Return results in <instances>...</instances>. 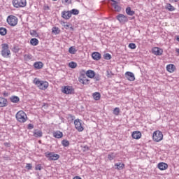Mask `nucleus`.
I'll use <instances>...</instances> for the list:
<instances>
[{
    "instance_id": "f257e3e1",
    "label": "nucleus",
    "mask_w": 179,
    "mask_h": 179,
    "mask_svg": "<svg viewBox=\"0 0 179 179\" xmlns=\"http://www.w3.org/2000/svg\"><path fill=\"white\" fill-rule=\"evenodd\" d=\"M10 50H9V45L8 43L1 44V55L3 58H10Z\"/></svg>"
},
{
    "instance_id": "f03ea898",
    "label": "nucleus",
    "mask_w": 179,
    "mask_h": 179,
    "mask_svg": "<svg viewBox=\"0 0 179 179\" xmlns=\"http://www.w3.org/2000/svg\"><path fill=\"white\" fill-rule=\"evenodd\" d=\"M34 83H35L41 90H45L48 87V82L47 81L39 80L38 79L35 78L34 80Z\"/></svg>"
},
{
    "instance_id": "7ed1b4c3",
    "label": "nucleus",
    "mask_w": 179,
    "mask_h": 179,
    "mask_svg": "<svg viewBox=\"0 0 179 179\" xmlns=\"http://www.w3.org/2000/svg\"><path fill=\"white\" fill-rule=\"evenodd\" d=\"M13 6L14 8H25L27 5V1L26 0H13L12 1Z\"/></svg>"
},
{
    "instance_id": "20e7f679",
    "label": "nucleus",
    "mask_w": 179,
    "mask_h": 179,
    "mask_svg": "<svg viewBox=\"0 0 179 179\" xmlns=\"http://www.w3.org/2000/svg\"><path fill=\"white\" fill-rule=\"evenodd\" d=\"M15 117L19 122H26V121H27V115H26L23 110L18 111Z\"/></svg>"
},
{
    "instance_id": "39448f33",
    "label": "nucleus",
    "mask_w": 179,
    "mask_h": 179,
    "mask_svg": "<svg viewBox=\"0 0 179 179\" xmlns=\"http://www.w3.org/2000/svg\"><path fill=\"white\" fill-rule=\"evenodd\" d=\"M87 76L86 71L83 70L80 72V76L78 78L79 83H83V85H89V79H87Z\"/></svg>"
},
{
    "instance_id": "423d86ee",
    "label": "nucleus",
    "mask_w": 179,
    "mask_h": 179,
    "mask_svg": "<svg viewBox=\"0 0 179 179\" xmlns=\"http://www.w3.org/2000/svg\"><path fill=\"white\" fill-rule=\"evenodd\" d=\"M7 23L9 24V26H11L12 27H15L16 24H17V17L15 15H9L7 17Z\"/></svg>"
},
{
    "instance_id": "0eeeda50",
    "label": "nucleus",
    "mask_w": 179,
    "mask_h": 179,
    "mask_svg": "<svg viewBox=\"0 0 179 179\" xmlns=\"http://www.w3.org/2000/svg\"><path fill=\"white\" fill-rule=\"evenodd\" d=\"M152 139L155 142H160L163 141V133L160 131H156L152 134Z\"/></svg>"
},
{
    "instance_id": "6e6552de",
    "label": "nucleus",
    "mask_w": 179,
    "mask_h": 179,
    "mask_svg": "<svg viewBox=\"0 0 179 179\" xmlns=\"http://www.w3.org/2000/svg\"><path fill=\"white\" fill-rule=\"evenodd\" d=\"M45 157H47L48 160H50V161H52V160L55 161L59 159V155L55 154L54 152H47L45 153Z\"/></svg>"
},
{
    "instance_id": "1a4fd4ad",
    "label": "nucleus",
    "mask_w": 179,
    "mask_h": 179,
    "mask_svg": "<svg viewBox=\"0 0 179 179\" xmlns=\"http://www.w3.org/2000/svg\"><path fill=\"white\" fill-rule=\"evenodd\" d=\"M116 19L120 23H121V24H124V23H127V22H128V17L127 15H124V14H118L116 16Z\"/></svg>"
},
{
    "instance_id": "9d476101",
    "label": "nucleus",
    "mask_w": 179,
    "mask_h": 179,
    "mask_svg": "<svg viewBox=\"0 0 179 179\" xmlns=\"http://www.w3.org/2000/svg\"><path fill=\"white\" fill-rule=\"evenodd\" d=\"M74 125L76 129H77L78 132H83V129H85L82 126V120H80V119H76V120H74Z\"/></svg>"
},
{
    "instance_id": "9b49d317",
    "label": "nucleus",
    "mask_w": 179,
    "mask_h": 179,
    "mask_svg": "<svg viewBox=\"0 0 179 179\" xmlns=\"http://www.w3.org/2000/svg\"><path fill=\"white\" fill-rule=\"evenodd\" d=\"M125 75L127 80H130V82H134V80H135V75L134 73L127 71Z\"/></svg>"
},
{
    "instance_id": "f8f14e48",
    "label": "nucleus",
    "mask_w": 179,
    "mask_h": 179,
    "mask_svg": "<svg viewBox=\"0 0 179 179\" xmlns=\"http://www.w3.org/2000/svg\"><path fill=\"white\" fill-rule=\"evenodd\" d=\"M152 54H154L155 55H163V49L158 48V47H155L154 48H152Z\"/></svg>"
},
{
    "instance_id": "ddd939ff",
    "label": "nucleus",
    "mask_w": 179,
    "mask_h": 179,
    "mask_svg": "<svg viewBox=\"0 0 179 179\" xmlns=\"http://www.w3.org/2000/svg\"><path fill=\"white\" fill-rule=\"evenodd\" d=\"M62 17L65 19V20H69L72 16L71 15V13L69 10L68 11H62Z\"/></svg>"
},
{
    "instance_id": "4468645a",
    "label": "nucleus",
    "mask_w": 179,
    "mask_h": 179,
    "mask_svg": "<svg viewBox=\"0 0 179 179\" xmlns=\"http://www.w3.org/2000/svg\"><path fill=\"white\" fill-rule=\"evenodd\" d=\"M157 168L161 170V171H163L164 170H167L169 169V165L166 163L164 162H159L157 164Z\"/></svg>"
},
{
    "instance_id": "2eb2a0df",
    "label": "nucleus",
    "mask_w": 179,
    "mask_h": 179,
    "mask_svg": "<svg viewBox=\"0 0 179 179\" xmlns=\"http://www.w3.org/2000/svg\"><path fill=\"white\" fill-rule=\"evenodd\" d=\"M92 58L94 59V61H100V59H101V54L99 52H94L92 54Z\"/></svg>"
},
{
    "instance_id": "dca6fc26",
    "label": "nucleus",
    "mask_w": 179,
    "mask_h": 179,
    "mask_svg": "<svg viewBox=\"0 0 179 179\" xmlns=\"http://www.w3.org/2000/svg\"><path fill=\"white\" fill-rule=\"evenodd\" d=\"M111 2H113L112 3V6H113L115 10H116V12H121V6H120L118 5V2H117V1L115 0H110Z\"/></svg>"
},
{
    "instance_id": "f3484780",
    "label": "nucleus",
    "mask_w": 179,
    "mask_h": 179,
    "mask_svg": "<svg viewBox=\"0 0 179 179\" xmlns=\"http://www.w3.org/2000/svg\"><path fill=\"white\" fill-rule=\"evenodd\" d=\"M131 136L134 139H141L142 134L141 131H136L132 133Z\"/></svg>"
},
{
    "instance_id": "a211bd4d",
    "label": "nucleus",
    "mask_w": 179,
    "mask_h": 179,
    "mask_svg": "<svg viewBox=\"0 0 179 179\" xmlns=\"http://www.w3.org/2000/svg\"><path fill=\"white\" fill-rule=\"evenodd\" d=\"M8 106V100L3 97H0V107H6Z\"/></svg>"
},
{
    "instance_id": "6ab92c4d",
    "label": "nucleus",
    "mask_w": 179,
    "mask_h": 179,
    "mask_svg": "<svg viewBox=\"0 0 179 179\" xmlns=\"http://www.w3.org/2000/svg\"><path fill=\"white\" fill-rule=\"evenodd\" d=\"M43 66H44V64L41 62H36L34 64V68H35V69H41Z\"/></svg>"
},
{
    "instance_id": "aec40b11",
    "label": "nucleus",
    "mask_w": 179,
    "mask_h": 179,
    "mask_svg": "<svg viewBox=\"0 0 179 179\" xmlns=\"http://www.w3.org/2000/svg\"><path fill=\"white\" fill-rule=\"evenodd\" d=\"M94 71L93 70H88L87 71H85V76H87V78H90L91 79L94 78Z\"/></svg>"
},
{
    "instance_id": "412c9836",
    "label": "nucleus",
    "mask_w": 179,
    "mask_h": 179,
    "mask_svg": "<svg viewBox=\"0 0 179 179\" xmlns=\"http://www.w3.org/2000/svg\"><path fill=\"white\" fill-rule=\"evenodd\" d=\"M54 138H57V139H61L62 136H64V134L59 131H57L53 133Z\"/></svg>"
},
{
    "instance_id": "4be33fe9",
    "label": "nucleus",
    "mask_w": 179,
    "mask_h": 179,
    "mask_svg": "<svg viewBox=\"0 0 179 179\" xmlns=\"http://www.w3.org/2000/svg\"><path fill=\"white\" fill-rule=\"evenodd\" d=\"M125 167V164L121 162L115 164V169L117 170H123Z\"/></svg>"
},
{
    "instance_id": "5701e85b",
    "label": "nucleus",
    "mask_w": 179,
    "mask_h": 179,
    "mask_svg": "<svg viewBox=\"0 0 179 179\" xmlns=\"http://www.w3.org/2000/svg\"><path fill=\"white\" fill-rule=\"evenodd\" d=\"M166 70L168 72L172 73L176 71V66L174 64H169L166 66Z\"/></svg>"
},
{
    "instance_id": "b1692460",
    "label": "nucleus",
    "mask_w": 179,
    "mask_h": 179,
    "mask_svg": "<svg viewBox=\"0 0 179 179\" xmlns=\"http://www.w3.org/2000/svg\"><path fill=\"white\" fill-rule=\"evenodd\" d=\"M10 101L11 103H19V101H20V99L17 96H12L10 97Z\"/></svg>"
},
{
    "instance_id": "393cba45",
    "label": "nucleus",
    "mask_w": 179,
    "mask_h": 179,
    "mask_svg": "<svg viewBox=\"0 0 179 179\" xmlns=\"http://www.w3.org/2000/svg\"><path fill=\"white\" fill-rule=\"evenodd\" d=\"M92 96L94 100H96V101L100 100L101 97V94H100L99 92H94L92 94Z\"/></svg>"
},
{
    "instance_id": "a878e982",
    "label": "nucleus",
    "mask_w": 179,
    "mask_h": 179,
    "mask_svg": "<svg viewBox=\"0 0 179 179\" xmlns=\"http://www.w3.org/2000/svg\"><path fill=\"white\" fill-rule=\"evenodd\" d=\"M34 136H35V138H41V136H43V131L40 130H35Z\"/></svg>"
},
{
    "instance_id": "bb28decb",
    "label": "nucleus",
    "mask_w": 179,
    "mask_h": 179,
    "mask_svg": "<svg viewBox=\"0 0 179 179\" xmlns=\"http://www.w3.org/2000/svg\"><path fill=\"white\" fill-rule=\"evenodd\" d=\"M126 13L129 16H134L135 15V11L131 10V7H127L126 8Z\"/></svg>"
},
{
    "instance_id": "cd10ccee",
    "label": "nucleus",
    "mask_w": 179,
    "mask_h": 179,
    "mask_svg": "<svg viewBox=\"0 0 179 179\" xmlns=\"http://www.w3.org/2000/svg\"><path fill=\"white\" fill-rule=\"evenodd\" d=\"M30 44L34 46L38 45V39L36 38H31L30 40Z\"/></svg>"
},
{
    "instance_id": "c85d7f7f",
    "label": "nucleus",
    "mask_w": 179,
    "mask_h": 179,
    "mask_svg": "<svg viewBox=\"0 0 179 179\" xmlns=\"http://www.w3.org/2000/svg\"><path fill=\"white\" fill-rule=\"evenodd\" d=\"M8 33V29L5 27H0V35L1 36H6Z\"/></svg>"
},
{
    "instance_id": "c756f323",
    "label": "nucleus",
    "mask_w": 179,
    "mask_h": 179,
    "mask_svg": "<svg viewBox=\"0 0 179 179\" xmlns=\"http://www.w3.org/2000/svg\"><path fill=\"white\" fill-rule=\"evenodd\" d=\"M166 9H167L168 10H169L170 12H173L174 10H176V8H174V6H173L170 3H167L166 6Z\"/></svg>"
},
{
    "instance_id": "7c9ffc66",
    "label": "nucleus",
    "mask_w": 179,
    "mask_h": 179,
    "mask_svg": "<svg viewBox=\"0 0 179 179\" xmlns=\"http://www.w3.org/2000/svg\"><path fill=\"white\" fill-rule=\"evenodd\" d=\"M52 33H53V34H59L61 30H59V28L55 27L52 29Z\"/></svg>"
},
{
    "instance_id": "2f4dec72",
    "label": "nucleus",
    "mask_w": 179,
    "mask_h": 179,
    "mask_svg": "<svg viewBox=\"0 0 179 179\" xmlns=\"http://www.w3.org/2000/svg\"><path fill=\"white\" fill-rule=\"evenodd\" d=\"M24 61H30V59H33V55L30 54H27L24 55Z\"/></svg>"
},
{
    "instance_id": "473e14b6",
    "label": "nucleus",
    "mask_w": 179,
    "mask_h": 179,
    "mask_svg": "<svg viewBox=\"0 0 179 179\" xmlns=\"http://www.w3.org/2000/svg\"><path fill=\"white\" fill-rule=\"evenodd\" d=\"M62 146H64V148H68V146H69L70 143H69V141L64 139L62 141Z\"/></svg>"
},
{
    "instance_id": "72a5a7b5",
    "label": "nucleus",
    "mask_w": 179,
    "mask_h": 179,
    "mask_svg": "<svg viewBox=\"0 0 179 179\" xmlns=\"http://www.w3.org/2000/svg\"><path fill=\"white\" fill-rule=\"evenodd\" d=\"M77 51L78 50H76V48H75V47H73V46L70 47L69 49V52L70 54H76Z\"/></svg>"
},
{
    "instance_id": "f704fd0d",
    "label": "nucleus",
    "mask_w": 179,
    "mask_h": 179,
    "mask_svg": "<svg viewBox=\"0 0 179 179\" xmlns=\"http://www.w3.org/2000/svg\"><path fill=\"white\" fill-rule=\"evenodd\" d=\"M69 12H70V15L71 16H72V15H76L79 13V10L73 8L71 10H69Z\"/></svg>"
},
{
    "instance_id": "c9c22d12",
    "label": "nucleus",
    "mask_w": 179,
    "mask_h": 179,
    "mask_svg": "<svg viewBox=\"0 0 179 179\" xmlns=\"http://www.w3.org/2000/svg\"><path fill=\"white\" fill-rule=\"evenodd\" d=\"M62 92L64 94H75V91H73V90H62Z\"/></svg>"
},
{
    "instance_id": "e433bc0d",
    "label": "nucleus",
    "mask_w": 179,
    "mask_h": 179,
    "mask_svg": "<svg viewBox=\"0 0 179 179\" xmlns=\"http://www.w3.org/2000/svg\"><path fill=\"white\" fill-rule=\"evenodd\" d=\"M69 66L70 68L75 69L76 66H78V64L74 62H71L69 64Z\"/></svg>"
},
{
    "instance_id": "4c0bfd02",
    "label": "nucleus",
    "mask_w": 179,
    "mask_h": 179,
    "mask_svg": "<svg viewBox=\"0 0 179 179\" xmlns=\"http://www.w3.org/2000/svg\"><path fill=\"white\" fill-rule=\"evenodd\" d=\"M108 159H109L110 161L114 160V159H115V153L109 154L108 155Z\"/></svg>"
},
{
    "instance_id": "58836bf2",
    "label": "nucleus",
    "mask_w": 179,
    "mask_h": 179,
    "mask_svg": "<svg viewBox=\"0 0 179 179\" xmlns=\"http://www.w3.org/2000/svg\"><path fill=\"white\" fill-rule=\"evenodd\" d=\"M113 114L115 115H118V114H120V108H115L114 110H113Z\"/></svg>"
},
{
    "instance_id": "ea45409f",
    "label": "nucleus",
    "mask_w": 179,
    "mask_h": 179,
    "mask_svg": "<svg viewBox=\"0 0 179 179\" xmlns=\"http://www.w3.org/2000/svg\"><path fill=\"white\" fill-rule=\"evenodd\" d=\"M129 48H131V50H135V48H136V45L135 43H129Z\"/></svg>"
},
{
    "instance_id": "a19ab883",
    "label": "nucleus",
    "mask_w": 179,
    "mask_h": 179,
    "mask_svg": "<svg viewBox=\"0 0 179 179\" xmlns=\"http://www.w3.org/2000/svg\"><path fill=\"white\" fill-rule=\"evenodd\" d=\"M104 59H111V55H110V53H106L104 55Z\"/></svg>"
},
{
    "instance_id": "79ce46f5",
    "label": "nucleus",
    "mask_w": 179,
    "mask_h": 179,
    "mask_svg": "<svg viewBox=\"0 0 179 179\" xmlns=\"http://www.w3.org/2000/svg\"><path fill=\"white\" fill-rule=\"evenodd\" d=\"M31 36H33L34 37H37V31L36 30H32L30 31Z\"/></svg>"
},
{
    "instance_id": "37998d69",
    "label": "nucleus",
    "mask_w": 179,
    "mask_h": 179,
    "mask_svg": "<svg viewBox=\"0 0 179 179\" xmlns=\"http://www.w3.org/2000/svg\"><path fill=\"white\" fill-rule=\"evenodd\" d=\"M33 166L31 165V164H27L25 169H27V170H31Z\"/></svg>"
},
{
    "instance_id": "c03bdc74",
    "label": "nucleus",
    "mask_w": 179,
    "mask_h": 179,
    "mask_svg": "<svg viewBox=\"0 0 179 179\" xmlns=\"http://www.w3.org/2000/svg\"><path fill=\"white\" fill-rule=\"evenodd\" d=\"M43 169V167L41 166V164H37L35 166V170H42Z\"/></svg>"
},
{
    "instance_id": "a18cd8bd",
    "label": "nucleus",
    "mask_w": 179,
    "mask_h": 179,
    "mask_svg": "<svg viewBox=\"0 0 179 179\" xmlns=\"http://www.w3.org/2000/svg\"><path fill=\"white\" fill-rule=\"evenodd\" d=\"M93 78L96 81L100 80V76L99 75L96 76V74H94V76Z\"/></svg>"
},
{
    "instance_id": "49530a36",
    "label": "nucleus",
    "mask_w": 179,
    "mask_h": 179,
    "mask_svg": "<svg viewBox=\"0 0 179 179\" xmlns=\"http://www.w3.org/2000/svg\"><path fill=\"white\" fill-rule=\"evenodd\" d=\"M71 87L69 86H64L62 89V90H71Z\"/></svg>"
},
{
    "instance_id": "de8ad7c7",
    "label": "nucleus",
    "mask_w": 179,
    "mask_h": 179,
    "mask_svg": "<svg viewBox=\"0 0 179 179\" xmlns=\"http://www.w3.org/2000/svg\"><path fill=\"white\" fill-rule=\"evenodd\" d=\"M64 23V24H63V26H64V27H65L66 29H69V24H66V22H63Z\"/></svg>"
},
{
    "instance_id": "09e8293b",
    "label": "nucleus",
    "mask_w": 179,
    "mask_h": 179,
    "mask_svg": "<svg viewBox=\"0 0 179 179\" xmlns=\"http://www.w3.org/2000/svg\"><path fill=\"white\" fill-rule=\"evenodd\" d=\"M34 128V126L31 124H28V129H33Z\"/></svg>"
},
{
    "instance_id": "8fccbe9b",
    "label": "nucleus",
    "mask_w": 179,
    "mask_h": 179,
    "mask_svg": "<svg viewBox=\"0 0 179 179\" xmlns=\"http://www.w3.org/2000/svg\"><path fill=\"white\" fill-rule=\"evenodd\" d=\"M43 107H45V108H48V104L43 103Z\"/></svg>"
},
{
    "instance_id": "3c124183",
    "label": "nucleus",
    "mask_w": 179,
    "mask_h": 179,
    "mask_svg": "<svg viewBox=\"0 0 179 179\" xmlns=\"http://www.w3.org/2000/svg\"><path fill=\"white\" fill-rule=\"evenodd\" d=\"M68 1L69 0H62V2H63L64 3H68Z\"/></svg>"
},
{
    "instance_id": "603ef678",
    "label": "nucleus",
    "mask_w": 179,
    "mask_h": 179,
    "mask_svg": "<svg viewBox=\"0 0 179 179\" xmlns=\"http://www.w3.org/2000/svg\"><path fill=\"white\" fill-rule=\"evenodd\" d=\"M73 179H82V178L79 177V176H75L73 178Z\"/></svg>"
},
{
    "instance_id": "864d4df0",
    "label": "nucleus",
    "mask_w": 179,
    "mask_h": 179,
    "mask_svg": "<svg viewBox=\"0 0 179 179\" xmlns=\"http://www.w3.org/2000/svg\"><path fill=\"white\" fill-rule=\"evenodd\" d=\"M170 2H178L179 0H169Z\"/></svg>"
},
{
    "instance_id": "5fc2aeb1",
    "label": "nucleus",
    "mask_w": 179,
    "mask_h": 179,
    "mask_svg": "<svg viewBox=\"0 0 179 179\" xmlns=\"http://www.w3.org/2000/svg\"><path fill=\"white\" fill-rule=\"evenodd\" d=\"M13 50H14V51H17V48L16 46H14Z\"/></svg>"
},
{
    "instance_id": "6e6d98bb",
    "label": "nucleus",
    "mask_w": 179,
    "mask_h": 179,
    "mask_svg": "<svg viewBox=\"0 0 179 179\" xmlns=\"http://www.w3.org/2000/svg\"><path fill=\"white\" fill-rule=\"evenodd\" d=\"M176 40H177V41L179 42V35H178V36H176Z\"/></svg>"
},
{
    "instance_id": "4d7b16f0",
    "label": "nucleus",
    "mask_w": 179,
    "mask_h": 179,
    "mask_svg": "<svg viewBox=\"0 0 179 179\" xmlns=\"http://www.w3.org/2000/svg\"><path fill=\"white\" fill-rule=\"evenodd\" d=\"M9 145V143H4V146H8Z\"/></svg>"
},
{
    "instance_id": "13d9d810",
    "label": "nucleus",
    "mask_w": 179,
    "mask_h": 179,
    "mask_svg": "<svg viewBox=\"0 0 179 179\" xmlns=\"http://www.w3.org/2000/svg\"><path fill=\"white\" fill-rule=\"evenodd\" d=\"M3 96H8V93L4 92V93H3Z\"/></svg>"
},
{
    "instance_id": "bf43d9fd",
    "label": "nucleus",
    "mask_w": 179,
    "mask_h": 179,
    "mask_svg": "<svg viewBox=\"0 0 179 179\" xmlns=\"http://www.w3.org/2000/svg\"><path fill=\"white\" fill-rule=\"evenodd\" d=\"M70 117H71V120H73V118H75V116L73 115H70Z\"/></svg>"
},
{
    "instance_id": "052dcab7",
    "label": "nucleus",
    "mask_w": 179,
    "mask_h": 179,
    "mask_svg": "<svg viewBox=\"0 0 179 179\" xmlns=\"http://www.w3.org/2000/svg\"><path fill=\"white\" fill-rule=\"evenodd\" d=\"M85 149H87V150H89V147H85Z\"/></svg>"
},
{
    "instance_id": "680f3d73",
    "label": "nucleus",
    "mask_w": 179,
    "mask_h": 179,
    "mask_svg": "<svg viewBox=\"0 0 179 179\" xmlns=\"http://www.w3.org/2000/svg\"><path fill=\"white\" fill-rule=\"evenodd\" d=\"M70 29H71V30H73V27H71Z\"/></svg>"
},
{
    "instance_id": "e2e57ef3",
    "label": "nucleus",
    "mask_w": 179,
    "mask_h": 179,
    "mask_svg": "<svg viewBox=\"0 0 179 179\" xmlns=\"http://www.w3.org/2000/svg\"><path fill=\"white\" fill-rule=\"evenodd\" d=\"M53 1H57V0H53Z\"/></svg>"
}]
</instances>
